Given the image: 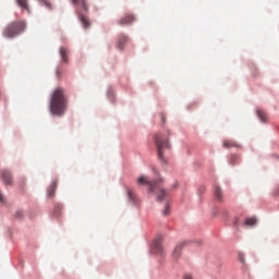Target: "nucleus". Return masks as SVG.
Wrapping results in <instances>:
<instances>
[{
  "mask_svg": "<svg viewBox=\"0 0 279 279\" xmlns=\"http://www.w3.org/2000/svg\"><path fill=\"white\" fill-rule=\"evenodd\" d=\"M69 106V98L64 94V89L56 88L50 99V112L56 117H64Z\"/></svg>",
  "mask_w": 279,
  "mask_h": 279,
  "instance_id": "f257e3e1",
  "label": "nucleus"
},
{
  "mask_svg": "<svg viewBox=\"0 0 279 279\" xmlns=\"http://www.w3.org/2000/svg\"><path fill=\"white\" fill-rule=\"evenodd\" d=\"M137 183L143 186H149L148 193L157 195V202H162L167 197V190L162 189V179L153 181L149 177L142 175L137 179Z\"/></svg>",
  "mask_w": 279,
  "mask_h": 279,
  "instance_id": "f03ea898",
  "label": "nucleus"
},
{
  "mask_svg": "<svg viewBox=\"0 0 279 279\" xmlns=\"http://www.w3.org/2000/svg\"><path fill=\"white\" fill-rule=\"evenodd\" d=\"M155 145L157 147V155L160 160H165V149H171V144H169V136L162 133H157L155 135Z\"/></svg>",
  "mask_w": 279,
  "mask_h": 279,
  "instance_id": "7ed1b4c3",
  "label": "nucleus"
},
{
  "mask_svg": "<svg viewBox=\"0 0 279 279\" xmlns=\"http://www.w3.org/2000/svg\"><path fill=\"white\" fill-rule=\"evenodd\" d=\"M24 29H25V23L13 22L3 29V36L5 38H14V36H19L21 32H24Z\"/></svg>",
  "mask_w": 279,
  "mask_h": 279,
  "instance_id": "20e7f679",
  "label": "nucleus"
},
{
  "mask_svg": "<svg viewBox=\"0 0 279 279\" xmlns=\"http://www.w3.org/2000/svg\"><path fill=\"white\" fill-rule=\"evenodd\" d=\"M134 21H136L134 14L128 13L119 20L118 25H132Z\"/></svg>",
  "mask_w": 279,
  "mask_h": 279,
  "instance_id": "39448f33",
  "label": "nucleus"
},
{
  "mask_svg": "<svg viewBox=\"0 0 279 279\" xmlns=\"http://www.w3.org/2000/svg\"><path fill=\"white\" fill-rule=\"evenodd\" d=\"M222 147H225V149H230L232 147H241V145L234 142V140H225L222 142Z\"/></svg>",
  "mask_w": 279,
  "mask_h": 279,
  "instance_id": "423d86ee",
  "label": "nucleus"
},
{
  "mask_svg": "<svg viewBox=\"0 0 279 279\" xmlns=\"http://www.w3.org/2000/svg\"><path fill=\"white\" fill-rule=\"evenodd\" d=\"M2 182H4L8 185H12V173H10L8 170H2Z\"/></svg>",
  "mask_w": 279,
  "mask_h": 279,
  "instance_id": "0eeeda50",
  "label": "nucleus"
},
{
  "mask_svg": "<svg viewBox=\"0 0 279 279\" xmlns=\"http://www.w3.org/2000/svg\"><path fill=\"white\" fill-rule=\"evenodd\" d=\"M78 14V19L83 25V27L86 29L87 27H90V21L88 20V16L80 13V11H76Z\"/></svg>",
  "mask_w": 279,
  "mask_h": 279,
  "instance_id": "6e6552de",
  "label": "nucleus"
},
{
  "mask_svg": "<svg viewBox=\"0 0 279 279\" xmlns=\"http://www.w3.org/2000/svg\"><path fill=\"white\" fill-rule=\"evenodd\" d=\"M74 5H81V8L88 12V2L86 0H71Z\"/></svg>",
  "mask_w": 279,
  "mask_h": 279,
  "instance_id": "1a4fd4ad",
  "label": "nucleus"
},
{
  "mask_svg": "<svg viewBox=\"0 0 279 279\" xmlns=\"http://www.w3.org/2000/svg\"><path fill=\"white\" fill-rule=\"evenodd\" d=\"M126 44H128V37H126L125 35H121V36L118 38L117 47H118L120 50H123V48L125 47Z\"/></svg>",
  "mask_w": 279,
  "mask_h": 279,
  "instance_id": "9d476101",
  "label": "nucleus"
},
{
  "mask_svg": "<svg viewBox=\"0 0 279 279\" xmlns=\"http://www.w3.org/2000/svg\"><path fill=\"white\" fill-rule=\"evenodd\" d=\"M154 247L158 254H162V238L159 236L154 242Z\"/></svg>",
  "mask_w": 279,
  "mask_h": 279,
  "instance_id": "9b49d317",
  "label": "nucleus"
},
{
  "mask_svg": "<svg viewBox=\"0 0 279 279\" xmlns=\"http://www.w3.org/2000/svg\"><path fill=\"white\" fill-rule=\"evenodd\" d=\"M186 245L184 242L178 244L173 251V258H180L182 254V247Z\"/></svg>",
  "mask_w": 279,
  "mask_h": 279,
  "instance_id": "f8f14e48",
  "label": "nucleus"
},
{
  "mask_svg": "<svg viewBox=\"0 0 279 279\" xmlns=\"http://www.w3.org/2000/svg\"><path fill=\"white\" fill-rule=\"evenodd\" d=\"M60 56L62 62H69V50L64 47L60 48Z\"/></svg>",
  "mask_w": 279,
  "mask_h": 279,
  "instance_id": "ddd939ff",
  "label": "nucleus"
},
{
  "mask_svg": "<svg viewBox=\"0 0 279 279\" xmlns=\"http://www.w3.org/2000/svg\"><path fill=\"white\" fill-rule=\"evenodd\" d=\"M56 189H58V181H53V182L51 183V185L49 186V189H48V195H49L50 197H54V195H56Z\"/></svg>",
  "mask_w": 279,
  "mask_h": 279,
  "instance_id": "4468645a",
  "label": "nucleus"
},
{
  "mask_svg": "<svg viewBox=\"0 0 279 279\" xmlns=\"http://www.w3.org/2000/svg\"><path fill=\"white\" fill-rule=\"evenodd\" d=\"M16 3L20 8H22V10L29 12V3L27 0H16Z\"/></svg>",
  "mask_w": 279,
  "mask_h": 279,
  "instance_id": "2eb2a0df",
  "label": "nucleus"
},
{
  "mask_svg": "<svg viewBox=\"0 0 279 279\" xmlns=\"http://www.w3.org/2000/svg\"><path fill=\"white\" fill-rule=\"evenodd\" d=\"M214 193H215V197H216L219 202H221V199H223V192H221V187L215 186Z\"/></svg>",
  "mask_w": 279,
  "mask_h": 279,
  "instance_id": "dca6fc26",
  "label": "nucleus"
},
{
  "mask_svg": "<svg viewBox=\"0 0 279 279\" xmlns=\"http://www.w3.org/2000/svg\"><path fill=\"white\" fill-rule=\"evenodd\" d=\"M257 117L265 123L267 121V113L263 109H257Z\"/></svg>",
  "mask_w": 279,
  "mask_h": 279,
  "instance_id": "f3484780",
  "label": "nucleus"
},
{
  "mask_svg": "<svg viewBox=\"0 0 279 279\" xmlns=\"http://www.w3.org/2000/svg\"><path fill=\"white\" fill-rule=\"evenodd\" d=\"M257 222L258 221L254 217L245 219V226H248V227H254L256 226Z\"/></svg>",
  "mask_w": 279,
  "mask_h": 279,
  "instance_id": "a211bd4d",
  "label": "nucleus"
},
{
  "mask_svg": "<svg viewBox=\"0 0 279 279\" xmlns=\"http://www.w3.org/2000/svg\"><path fill=\"white\" fill-rule=\"evenodd\" d=\"M128 196L129 199H131V202H136V195L134 194V191H132L131 189H128Z\"/></svg>",
  "mask_w": 279,
  "mask_h": 279,
  "instance_id": "6ab92c4d",
  "label": "nucleus"
},
{
  "mask_svg": "<svg viewBox=\"0 0 279 279\" xmlns=\"http://www.w3.org/2000/svg\"><path fill=\"white\" fill-rule=\"evenodd\" d=\"M168 215H171V208L169 207V204H166L163 216L167 217Z\"/></svg>",
  "mask_w": 279,
  "mask_h": 279,
  "instance_id": "aec40b11",
  "label": "nucleus"
},
{
  "mask_svg": "<svg viewBox=\"0 0 279 279\" xmlns=\"http://www.w3.org/2000/svg\"><path fill=\"white\" fill-rule=\"evenodd\" d=\"M15 217H16V219H21V217H23V211L17 210V211L15 213Z\"/></svg>",
  "mask_w": 279,
  "mask_h": 279,
  "instance_id": "412c9836",
  "label": "nucleus"
},
{
  "mask_svg": "<svg viewBox=\"0 0 279 279\" xmlns=\"http://www.w3.org/2000/svg\"><path fill=\"white\" fill-rule=\"evenodd\" d=\"M0 202L1 204H3V202H5V197L3 196V194L0 192Z\"/></svg>",
  "mask_w": 279,
  "mask_h": 279,
  "instance_id": "4be33fe9",
  "label": "nucleus"
},
{
  "mask_svg": "<svg viewBox=\"0 0 279 279\" xmlns=\"http://www.w3.org/2000/svg\"><path fill=\"white\" fill-rule=\"evenodd\" d=\"M185 279H193V276H191V275H185Z\"/></svg>",
  "mask_w": 279,
  "mask_h": 279,
  "instance_id": "5701e85b",
  "label": "nucleus"
},
{
  "mask_svg": "<svg viewBox=\"0 0 279 279\" xmlns=\"http://www.w3.org/2000/svg\"><path fill=\"white\" fill-rule=\"evenodd\" d=\"M234 226H239V219L235 218Z\"/></svg>",
  "mask_w": 279,
  "mask_h": 279,
  "instance_id": "b1692460",
  "label": "nucleus"
}]
</instances>
